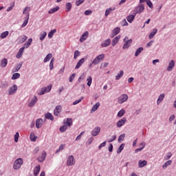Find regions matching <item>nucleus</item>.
I'll return each mask as SVG.
<instances>
[{
    "label": "nucleus",
    "instance_id": "obj_1",
    "mask_svg": "<svg viewBox=\"0 0 176 176\" xmlns=\"http://www.w3.org/2000/svg\"><path fill=\"white\" fill-rule=\"evenodd\" d=\"M23 158H18L17 160H16L13 165L14 170H20L21 166H23Z\"/></svg>",
    "mask_w": 176,
    "mask_h": 176
},
{
    "label": "nucleus",
    "instance_id": "obj_2",
    "mask_svg": "<svg viewBox=\"0 0 176 176\" xmlns=\"http://www.w3.org/2000/svg\"><path fill=\"white\" fill-rule=\"evenodd\" d=\"M52 85H49L47 87H44L41 89L40 91L38 93V96H43L45 93H49L52 90Z\"/></svg>",
    "mask_w": 176,
    "mask_h": 176
},
{
    "label": "nucleus",
    "instance_id": "obj_3",
    "mask_svg": "<svg viewBox=\"0 0 176 176\" xmlns=\"http://www.w3.org/2000/svg\"><path fill=\"white\" fill-rule=\"evenodd\" d=\"M145 10V6L144 4H139L135 8V14L140 13H142Z\"/></svg>",
    "mask_w": 176,
    "mask_h": 176
},
{
    "label": "nucleus",
    "instance_id": "obj_4",
    "mask_svg": "<svg viewBox=\"0 0 176 176\" xmlns=\"http://www.w3.org/2000/svg\"><path fill=\"white\" fill-rule=\"evenodd\" d=\"M129 39V37L126 36L124 39V42H125V43L124 44L122 49H129V47H130V45H131V43H133V40Z\"/></svg>",
    "mask_w": 176,
    "mask_h": 176
},
{
    "label": "nucleus",
    "instance_id": "obj_5",
    "mask_svg": "<svg viewBox=\"0 0 176 176\" xmlns=\"http://www.w3.org/2000/svg\"><path fill=\"white\" fill-rule=\"evenodd\" d=\"M36 102H38V97L34 96V98L29 100L28 105L30 108H32V107H34V105H35Z\"/></svg>",
    "mask_w": 176,
    "mask_h": 176
},
{
    "label": "nucleus",
    "instance_id": "obj_6",
    "mask_svg": "<svg viewBox=\"0 0 176 176\" xmlns=\"http://www.w3.org/2000/svg\"><path fill=\"white\" fill-rule=\"evenodd\" d=\"M129 100V96L127 94H122L118 98L119 104H123V102H126Z\"/></svg>",
    "mask_w": 176,
    "mask_h": 176
},
{
    "label": "nucleus",
    "instance_id": "obj_7",
    "mask_svg": "<svg viewBox=\"0 0 176 176\" xmlns=\"http://www.w3.org/2000/svg\"><path fill=\"white\" fill-rule=\"evenodd\" d=\"M100 131H101V128L100 126H96L91 131V135H93V137H97V135L100 134Z\"/></svg>",
    "mask_w": 176,
    "mask_h": 176
},
{
    "label": "nucleus",
    "instance_id": "obj_8",
    "mask_svg": "<svg viewBox=\"0 0 176 176\" xmlns=\"http://www.w3.org/2000/svg\"><path fill=\"white\" fill-rule=\"evenodd\" d=\"M175 67V61L174 60H171L169 62L168 66L166 69L168 72H170V71H173Z\"/></svg>",
    "mask_w": 176,
    "mask_h": 176
},
{
    "label": "nucleus",
    "instance_id": "obj_9",
    "mask_svg": "<svg viewBox=\"0 0 176 176\" xmlns=\"http://www.w3.org/2000/svg\"><path fill=\"white\" fill-rule=\"evenodd\" d=\"M62 109L63 107H61L60 105L56 106L54 111V115H55V116H60Z\"/></svg>",
    "mask_w": 176,
    "mask_h": 176
},
{
    "label": "nucleus",
    "instance_id": "obj_10",
    "mask_svg": "<svg viewBox=\"0 0 176 176\" xmlns=\"http://www.w3.org/2000/svg\"><path fill=\"white\" fill-rule=\"evenodd\" d=\"M74 164H75V161L74 160V156L69 155L67 161V165L74 166Z\"/></svg>",
    "mask_w": 176,
    "mask_h": 176
},
{
    "label": "nucleus",
    "instance_id": "obj_11",
    "mask_svg": "<svg viewBox=\"0 0 176 176\" xmlns=\"http://www.w3.org/2000/svg\"><path fill=\"white\" fill-rule=\"evenodd\" d=\"M16 91H17V85H14L8 90V93H9L10 96L14 94V93H16Z\"/></svg>",
    "mask_w": 176,
    "mask_h": 176
},
{
    "label": "nucleus",
    "instance_id": "obj_12",
    "mask_svg": "<svg viewBox=\"0 0 176 176\" xmlns=\"http://www.w3.org/2000/svg\"><path fill=\"white\" fill-rule=\"evenodd\" d=\"M120 35H118L116 36L113 40H112V43H111V45L113 46H116V45H118L119 41H120Z\"/></svg>",
    "mask_w": 176,
    "mask_h": 176
},
{
    "label": "nucleus",
    "instance_id": "obj_13",
    "mask_svg": "<svg viewBox=\"0 0 176 176\" xmlns=\"http://www.w3.org/2000/svg\"><path fill=\"white\" fill-rule=\"evenodd\" d=\"M126 122L127 120L126 118H122L117 122V127H122V126H123Z\"/></svg>",
    "mask_w": 176,
    "mask_h": 176
},
{
    "label": "nucleus",
    "instance_id": "obj_14",
    "mask_svg": "<svg viewBox=\"0 0 176 176\" xmlns=\"http://www.w3.org/2000/svg\"><path fill=\"white\" fill-rule=\"evenodd\" d=\"M119 32H120V28L119 27L116 28L115 29H113V30L111 32V38H113V36H116V35H118Z\"/></svg>",
    "mask_w": 176,
    "mask_h": 176
},
{
    "label": "nucleus",
    "instance_id": "obj_15",
    "mask_svg": "<svg viewBox=\"0 0 176 176\" xmlns=\"http://www.w3.org/2000/svg\"><path fill=\"white\" fill-rule=\"evenodd\" d=\"M63 124H65L67 127L72 126V119L67 118L66 120H64Z\"/></svg>",
    "mask_w": 176,
    "mask_h": 176
},
{
    "label": "nucleus",
    "instance_id": "obj_16",
    "mask_svg": "<svg viewBox=\"0 0 176 176\" xmlns=\"http://www.w3.org/2000/svg\"><path fill=\"white\" fill-rule=\"evenodd\" d=\"M43 123V120H42L41 118L37 119L36 120V127L37 129H41V127H42Z\"/></svg>",
    "mask_w": 176,
    "mask_h": 176
},
{
    "label": "nucleus",
    "instance_id": "obj_17",
    "mask_svg": "<svg viewBox=\"0 0 176 176\" xmlns=\"http://www.w3.org/2000/svg\"><path fill=\"white\" fill-rule=\"evenodd\" d=\"M89 36V32H85L80 37V42H85Z\"/></svg>",
    "mask_w": 176,
    "mask_h": 176
},
{
    "label": "nucleus",
    "instance_id": "obj_18",
    "mask_svg": "<svg viewBox=\"0 0 176 176\" xmlns=\"http://www.w3.org/2000/svg\"><path fill=\"white\" fill-rule=\"evenodd\" d=\"M146 164H148V162H146V160H139L138 162V166L140 167V168H142V167H145V166H146Z\"/></svg>",
    "mask_w": 176,
    "mask_h": 176
},
{
    "label": "nucleus",
    "instance_id": "obj_19",
    "mask_svg": "<svg viewBox=\"0 0 176 176\" xmlns=\"http://www.w3.org/2000/svg\"><path fill=\"white\" fill-rule=\"evenodd\" d=\"M109 45H111V40L110 38H107L101 44V46L102 47H107L109 46Z\"/></svg>",
    "mask_w": 176,
    "mask_h": 176
},
{
    "label": "nucleus",
    "instance_id": "obj_20",
    "mask_svg": "<svg viewBox=\"0 0 176 176\" xmlns=\"http://www.w3.org/2000/svg\"><path fill=\"white\" fill-rule=\"evenodd\" d=\"M83 63H85V58H82L79 60L77 65H76L75 69H79V68H80V67L82 66V64H83Z\"/></svg>",
    "mask_w": 176,
    "mask_h": 176
},
{
    "label": "nucleus",
    "instance_id": "obj_21",
    "mask_svg": "<svg viewBox=\"0 0 176 176\" xmlns=\"http://www.w3.org/2000/svg\"><path fill=\"white\" fill-rule=\"evenodd\" d=\"M32 43V38H29L28 41L24 44V46L22 47H24V49H28L30 46H31Z\"/></svg>",
    "mask_w": 176,
    "mask_h": 176
},
{
    "label": "nucleus",
    "instance_id": "obj_22",
    "mask_svg": "<svg viewBox=\"0 0 176 176\" xmlns=\"http://www.w3.org/2000/svg\"><path fill=\"white\" fill-rule=\"evenodd\" d=\"M6 65H8V60L6 58L2 59L0 63V67H1V68H5L6 67Z\"/></svg>",
    "mask_w": 176,
    "mask_h": 176
},
{
    "label": "nucleus",
    "instance_id": "obj_23",
    "mask_svg": "<svg viewBox=\"0 0 176 176\" xmlns=\"http://www.w3.org/2000/svg\"><path fill=\"white\" fill-rule=\"evenodd\" d=\"M45 159H46V151H43L42 155L38 158V162L42 163V162H45Z\"/></svg>",
    "mask_w": 176,
    "mask_h": 176
},
{
    "label": "nucleus",
    "instance_id": "obj_24",
    "mask_svg": "<svg viewBox=\"0 0 176 176\" xmlns=\"http://www.w3.org/2000/svg\"><path fill=\"white\" fill-rule=\"evenodd\" d=\"M31 10V8L30 7H26L24 8L23 12V14H26V17H30V11Z\"/></svg>",
    "mask_w": 176,
    "mask_h": 176
},
{
    "label": "nucleus",
    "instance_id": "obj_25",
    "mask_svg": "<svg viewBox=\"0 0 176 176\" xmlns=\"http://www.w3.org/2000/svg\"><path fill=\"white\" fill-rule=\"evenodd\" d=\"M23 53H24V47H21V49H19V51L16 56V58H21Z\"/></svg>",
    "mask_w": 176,
    "mask_h": 176
},
{
    "label": "nucleus",
    "instance_id": "obj_26",
    "mask_svg": "<svg viewBox=\"0 0 176 176\" xmlns=\"http://www.w3.org/2000/svg\"><path fill=\"white\" fill-rule=\"evenodd\" d=\"M58 10H60V7L56 6L52 9H50L48 11L49 14H53V13H56V12H57Z\"/></svg>",
    "mask_w": 176,
    "mask_h": 176
},
{
    "label": "nucleus",
    "instance_id": "obj_27",
    "mask_svg": "<svg viewBox=\"0 0 176 176\" xmlns=\"http://www.w3.org/2000/svg\"><path fill=\"white\" fill-rule=\"evenodd\" d=\"M41 171V166L38 165L34 168V175L36 176L38 174H39V172Z\"/></svg>",
    "mask_w": 176,
    "mask_h": 176
},
{
    "label": "nucleus",
    "instance_id": "obj_28",
    "mask_svg": "<svg viewBox=\"0 0 176 176\" xmlns=\"http://www.w3.org/2000/svg\"><path fill=\"white\" fill-rule=\"evenodd\" d=\"M57 32V30L56 29H53L49 33H48V38L50 39H52V38H53V35H54V34H56Z\"/></svg>",
    "mask_w": 176,
    "mask_h": 176
},
{
    "label": "nucleus",
    "instance_id": "obj_29",
    "mask_svg": "<svg viewBox=\"0 0 176 176\" xmlns=\"http://www.w3.org/2000/svg\"><path fill=\"white\" fill-rule=\"evenodd\" d=\"M135 18V15L131 14L126 16V20L129 23H131L132 21H134Z\"/></svg>",
    "mask_w": 176,
    "mask_h": 176
},
{
    "label": "nucleus",
    "instance_id": "obj_30",
    "mask_svg": "<svg viewBox=\"0 0 176 176\" xmlns=\"http://www.w3.org/2000/svg\"><path fill=\"white\" fill-rule=\"evenodd\" d=\"M124 74V72H123V70H121L120 72V73H118L116 76V80H119V79H120V78H122V76H123V75Z\"/></svg>",
    "mask_w": 176,
    "mask_h": 176
},
{
    "label": "nucleus",
    "instance_id": "obj_31",
    "mask_svg": "<svg viewBox=\"0 0 176 176\" xmlns=\"http://www.w3.org/2000/svg\"><path fill=\"white\" fill-rule=\"evenodd\" d=\"M28 20H30V16H29V15L28 14V16H26L25 18V21H23V23L21 25L22 28H24V27H25V25H27L28 24Z\"/></svg>",
    "mask_w": 176,
    "mask_h": 176
},
{
    "label": "nucleus",
    "instance_id": "obj_32",
    "mask_svg": "<svg viewBox=\"0 0 176 176\" xmlns=\"http://www.w3.org/2000/svg\"><path fill=\"white\" fill-rule=\"evenodd\" d=\"M157 32V29L156 28L153 29V32H151L148 36L149 39H152V38H153V36L156 35Z\"/></svg>",
    "mask_w": 176,
    "mask_h": 176
},
{
    "label": "nucleus",
    "instance_id": "obj_33",
    "mask_svg": "<svg viewBox=\"0 0 176 176\" xmlns=\"http://www.w3.org/2000/svg\"><path fill=\"white\" fill-rule=\"evenodd\" d=\"M163 100H164V94H162L159 96V98H158V99H157V105H159V104H160V102H162V101H163Z\"/></svg>",
    "mask_w": 176,
    "mask_h": 176
},
{
    "label": "nucleus",
    "instance_id": "obj_34",
    "mask_svg": "<svg viewBox=\"0 0 176 176\" xmlns=\"http://www.w3.org/2000/svg\"><path fill=\"white\" fill-rule=\"evenodd\" d=\"M47 35V34L46 33V32H41L39 37L40 41H43V39L46 38Z\"/></svg>",
    "mask_w": 176,
    "mask_h": 176
},
{
    "label": "nucleus",
    "instance_id": "obj_35",
    "mask_svg": "<svg viewBox=\"0 0 176 176\" xmlns=\"http://www.w3.org/2000/svg\"><path fill=\"white\" fill-rule=\"evenodd\" d=\"M142 50H144V47H139V48L136 50V52H135V57H138V56H140V54H141V52H142Z\"/></svg>",
    "mask_w": 176,
    "mask_h": 176
},
{
    "label": "nucleus",
    "instance_id": "obj_36",
    "mask_svg": "<svg viewBox=\"0 0 176 176\" xmlns=\"http://www.w3.org/2000/svg\"><path fill=\"white\" fill-rule=\"evenodd\" d=\"M53 57V55L52 54H48L45 58H44V63H47V61H50V58Z\"/></svg>",
    "mask_w": 176,
    "mask_h": 176
},
{
    "label": "nucleus",
    "instance_id": "obj_37",
    "mask_svg": "<svg viewBox=\"0 0 176 176\" xmlns=\"http://www.w3.org/2000/svg\"><path fill=\"white\" fill-rule=\"evenodd\" d=\"M171 163H173V161L168 160L166 162L164 163V164L162 166V168H167L168 166H171Z\"/></svg>",
    "mask_w": 176,
    "mask_h": 176
},
{
    "label": "nucleus",
    "instance_id": "obj_38",
    "mask_svg": "<svg viewBox=\"0 0 176 176\" xmlns=\"http://www.w3.org/2000/svg\"><path fill=\"white\" fill-rule=\"evenodd\" d=\"M8 35H9V31L3 32V33H1L0 38L1 39H5V38H6Z\"/></svg>",
    "mask_w": 176,
    "mask_h": 176
},
{
    "label": "nucleus",
    "instance_id": "obj_39",
    "mask_svg": "<svg viewBox=\"0 0 176 176\" xmlns=\"http://www.w3.org/2000/svg\"><path fill=\"white\" fill-rule=\"evenodd\" d=\"M72 9V4H71V3H66V12H71Z\"/></svg>",
    "mask_w": 176,
    "mask_h": 176
},
{
    "label": "nucleus",
    "instance_id": "obj_40",
    "mask_svg": "<svg viewBox=\"0 0 176 176\" xmlns=\"http://www.w3.org/2000/svg\"><path fill=\"white\" fill-rule=\"evenodd\" d=\"M115 8H109V9H107L105 11V16H109V14L111 12H113V10H115Z\"/></svg>",
    "mask_w": 176,
    "mask_h": 176
},
{
    "label": "nucleus",
    "instance_id": "obj_41",
    "mask_svg": "<svg viewBox=\"0 0 176 176\" xmlns=\"http://www.w3.org/2000/svg\"><path fill=\"white\" fill-rule=\"evenodd\" d=\"M20 78V74L19 73H14L12 76V80H16V79H19Z\"/></svg>",
    "mask_w": 176,
    "mask_h": 176
},
{
    "label": "nucleus",
    "instance_id": "obj_42",
    "mask_svg": "<svg viewBox=\"0 0 176 176\" xmlns=\"http://www.w3.org/2000/svg\"><path fill=\"white\" fill-rule=\"evenodd\" d=\"M98 107H100V102H96V104L93 106L91 111L96 112V110L98 109Z\"/></svg>",
    "mask_w": 176,
    "mask_h": 176
},
{
    "label": "nucleus",
    "instance_id": "obj_43",
    "mask_svg": "<svg viewBox=\"0 0 176 176\" xmlns=\"http://www.w3.org/2000/svg\"><path fill=\"white\" fill-rule=\"evenodd\" d=\"M45 117L46 118V119H50V120H54V119L53 115H52V113H47V114H45Z\"/></svg>",
    "mask_w": 176,
    "mask_h": 176
},
{
    "label": "nucleus",
    "instance_id": "obj_44",
    "mask_svg": "<svg viewBox=\"0 0 176 176\" xmlns=\"http://www.w3.org/2000/svg\"><path fill=\"white\" fill-rule=\"evenodd\" d=\"M67 129H68V126H66L65 124L60 127L59 130L60 133H65L67 131Z\"/></svg>",
    "mask_w": 176,
    "mask_h": 176
},
{
    "label": "nucleus",
    "instance_id": "obj_45",
    "mask_svg": "<svg viewBox=\"0 0 176 176\" xmlns=\"http://www.w3.org/2000/svg\"><path fill=\"white\" fill-rule=\"evenodd\" d=\"M87 86L90 87L91 86V82H93V78H91V76H89L87 79Z\"/></svg>",
    "mask_w": 176,
    "mask_h": 176
},
{
    "label": "nucleus",
    "instance_id": "obj_46",
    "mask_svg": "<svg viewBox=\"0 0 176 176\" xmlns=\"http://www.w3.org/2000/svg\"><path fill=\"white\" fill-rule=\"evenodd\" d=\"M124 109H121L118 113V118H122V116H124L125 113Z\"/></svg>",
    "mask_w": 176,
    "mask_h": 176
},
{
    "label": "nucleus",
    "instance_id": "obj_47",
    "mask_svg": "<svg viewBox=\"0 0 176 176\" xmlns=\"http://www.w3.org/2000/svg\"><path fill=\"white\" fill-rule=\"evenodd\" d=\"M96 58H98V60L101 62V61H102L103 58H105V54H101L98 55L96 57Z\"/></svg>",
    "mask_w": 176,
    "mask_h": 176
},
{
    "label": "nucleus",
    "instance_id": "obj_48",
    "mask_svg": "<svg viewBox=\"0 0 176 176\" xmlns=\"http://www.w3.org/2000/svg\"><path fill=\"white\" fill-rule=\"evenodd\" d=\"M20 43H24V42H25V41H27V39H28V37L27 36H23L21 37H20Z\"/></svg>",
    "mask_w": 176,
    "mask_h": 176
},
{
    "label": "nucleus",
    "instance_id": "obj_49",
    "mask_svg": "<svg viewBox=\"0 0 176 176\" xmlns=\"http://www.w3.org/2000/svg\"><path fill=\"white\" fill-rule=\"evenodd\" d=\"M79 56H80V52L78 50H76L74 52V60H76V58H78Z\"/></svg>",
    "mask_w": 176,
    "mask_h": 176
},
{
    "label": "nucleus",
    "instance_id": "obj_50",
    "mask_svg": "<svg viewBox=\"0 0 176 176\" xmlns=\"http://www.w3.org/2000/svg\"><path fill=\"white\" fill-rule=\"evenodd\" d=\"M36 138H38L34 133L30 134V140L33 142H35L36 141Z\"/></svg>",
    "mask_w": 176,
    "mask_h": 176
},
{
    "label": "nucleus",
    "instance_id": "obj_51",
    "mask_svg": "<svg viewBox=\"0 0 176 176\" xmlns=\"http://www.w3.org/2000/svg\"><path fill=\"white\" fill-rule=\"evenodd\" d=\"M124 137H126L125 134H122L118 138V142H122V141H124Z\"/></svg>",
    "mask_w": 176,
    "mask_h": 176
},
{
    "label": "nucleus",
    "instance_id": "obj_52",
    "mask_svg": "<svg viewBox=\"0 0 176 176\" xmlns=\"http://www.w3.org/2000/svg\"><path fill=\"white\" fill-rule=\"evenodd\" d=\"M122 149H124V144H122L120 146H119V148H118V151H117V153H120L121 152H122Z\"/></svg>",
    "mask_w": 176,
    "mask_h": 176
},
{
    "label": "nucleus",
    "instance_id": "obj_53",
    "mask_svg": "<svg viewBox=\"0 0 176 176\" xmlns=\"http://www.w3.org/2000/svg\"><path fill=\"white\" fill-rule=\"evenodd\" d=\"M146 5L150 8L151 9H153V4H152V2L151 0H147L146 1Z\"/></svg>",
    "mask_w": 176,
    "mask_h": 176
},
{
    "label": "nucleus",
    "instance_id": "obj_54",
    "mask_svg": "<svg viewBox=\"0 0 176 176\" xmlns=\"http://www.w3.org/2000/svg\"><path fill=\"white\" fill-rule=\"evenodd\" d=\"M21 68V64L17 65L14 69V72H19V70Z\"/></svg>",
    "mask_w": 176,
    "mask_h": 176
},
{
    "label": "nucleus",
    "instance_id": "obj_55",
    "mask_svg": "<svg viewBox=\"0 0 176 176\" xmlns=\"http://www.w3.org/2000/svg\"><path fill=\"white\" fill-rule=\"evenodd\" d=\"M85 2V0H77L76 1V5L77 6H80V5H82V3H83Z\"/></svg>",
    "mask_w": 176,
    "mask_h": 176
},
{
    "label": "nucleus",
    "instance_id": "obj_56",
    "mask_svg": "<svg viewBox=\"0 0 176 176\" xmlns=\"http://www.w3.org/2000/svg\"><path fill=\"white\" fill-rule=\"evenodd\" d=\"M75 76H76V74H73L72 75L70 76L69 79L70 82H74V79H75Z\"/></svg>",
    "mask_w": 176,
    "mask_h": 176
},
{
    "label": "nucleus",
    "instance_id": "obj_57",
    "mask_svg": "<svg viewBox=\"0 0 176 176\" xmlns=\"http://www.w3.org/2000/svg\"><path fill=\"white\" fill-rule=\"evenodd\" d=\"M82 100H83V97H81L80 99L74 101L73 102V105H76L77 104H79V102H82Z\"/></svg>",
    "mask_w": 176,
    "mask_h": 176
},
{
    "label": "nucleus",
    "instance_id": "obj_58",
    "mask_svg": "<svg viewBox=\"0 0 176 176\" xmlns=\"http://www.w3.org/2000/svg\"><path fill=\"white\" fill-rule=\"evenodd\" d=\"M99 63H101L100 60H99L98 58H96L93 60L92 64H94V65H97V64H99Z\"/></svg>",
    "mask_w": 176,
    "mask_h": 176
},
{
    "label": "nucleus",
    "instance_id": "obj_59",
    "mask_svg": "<svg viewBox=\"0 0 176 176\" xmlns=\"http://www.w3.org/2000/svg\"><path fill=\"white\" fill-rule=\"evenodd\" d=\"M19 132H16L14 135V141H15V142H19Z\"/></svg>",
    "mask_w": 176,
    "mask_h": 176
},
{
    "label": "nucleus",
    "instance_id": "obj_60",
    "mask_svg": "<svg viewBox=\"0 0 176 176\" xmlns=\"http://www.w3.org/2000/svg\"><path fill=\"white\" fill-rule=\"evenodd\" d=\"M106 145H107V141H104L99 145L98 149H101L102 148H104V146H105Z\"/></svg>",
    "mask_w": 176,
    "mask_h": 176
},
{
    "label": "nucleus",
    "instance_id": "obj_61",
    "mask_svg": "<svg viewBox=\"0 0 176 176\" xmlns=\"http://www.w3.org/2000/svg\"><path fill=\"white\" fill-rule=\"evenodd\" d=\"M109 63H102L100 65V69L101 68H106V67H108Z\"/></svg>",
    "mask_w": 176,
    "mask_h": 176
},
{
    "label": "nucleus",
    "instance_id": "obj_62",
    "mask_svg": "<svg viewBox=\"0 0 176 176\" xmlns=\"http://www.w3.org/2000/svg\"><path fill=\"white\" fill-rule=\"evenodd\" d=\"M38 152H39V147H36L34 151H33V153L34 155H36V153H38Z\"/></svg>",
    "mask_w": 176,
    "mask_h": 176
},
{
    "label": "nucleus",
    "instance_id": "obj_63",
    "mask_svg": "<svg viewBox=\"0 0 176 176\" xmlns=\"http://www.w3.org/2000/svg\"><path fill=\"white\" fill-rule=\"evenodd\" d=\"M175 119V115H171L169 118V122H173Z\"/></svg>",
    "mask_w": 176,
    "mask_h": 176
},
{
    "label": "nucleus",
    "instance_id": "obj_64",
    "mask_svg": "<svg viewBox=\"0 0 176 176\" xmlns=\"http://www.w3.org/2000/svg\"><path fill=\"white\" fill-rule=\"evenodd\" d=\"M89 14H91V11H90V10H85V16H89Z\"/></svg>",
    "mask_w": 176,
    "mask_h": 176
}]
</instances>
